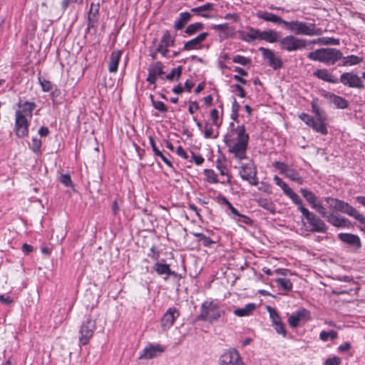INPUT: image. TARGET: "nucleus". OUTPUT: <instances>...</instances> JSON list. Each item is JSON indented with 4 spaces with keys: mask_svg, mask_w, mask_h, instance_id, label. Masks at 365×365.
Returning a JSON list of instances; mask_svg holds the SVG:
<instances>
[{
    "mask_svg": "<svg viewBox=\"0 0 365 365\" xmlns=\"http://www.w3.org/2000/svg\"><path fill=\"white\" fill-rule=\"evenodd\" d=\"M299 118H300V120H302L304 123H305L307 125L310 127L314 123V118L305 113L299 114Z\"/></svg>",
    "mask_w": 365,
    "mask_h": 365,
    "instance_id": "obj_57",
    "label": "nucleus"
},
{
    "mask_svg": "<svg viewBox=\"0 0 365 365\" xmlns=\"http://www.w3.org/2000/svg\"><path fill=\"white\" fill-rule=\"evenodd\" d=\"M111 210H112V214H113V216L116 217V216L118 215L119 212H120V207H119L118 201L117 199H115L112 202Z\"/></svg>",
    "mask_w": 365,
    "mask_h": 365,
    "instance_id": "obj_63",
    "label": "nucleus"
},
{
    "mask_svg": "<svg viewBox=\"0 0 365 365\" xmlns=\"http://www.w3.org/2000/svg\"><path fill=\"white\" fill-rule=\"evenodd\" d=\"M337 337L338 333L334 330H331L329 331H326L323 330L319 333V339L324 342L327 341L329 339L334 340Z\"/></svg>",
    "mask_w": 365,
    "mask_h": 365,
    "instance_id": "obj_42",
    "label": "nucleus"
},
{
    "mask_svg": "<svg viewBox=\"0 0 365 365\" xmlns=\"http://www.w3.org/2000/svg\"><path fill=\"white\" fill-rule=\"evenodd\" d=\"M165 348L159 344L148 343V345L140 352L138 359H153L160 356L165 351Z\"/></svg>",
    "mask_w": 365,
    "mask_h": 365,
    "instance_id": "obj_15",
    "label": "nucleus"
},
{
    "mask_svg": "<svg viewBox=\"0 0 365 365\" xmlns=\"http://www.w3.org/2000/svg\"><path fill=\"white\" fill-rule=\"evenodd\" d=\"M341 362V359L339 356H334L333 357L328 358L325 361L324 365H339Z\"/></svg>",
    "mask_w": 365,
    "mask_h": 365,
    "instance_id": "obj_60",
    "label": "nucleus"
},
{
    "mask_svg": "<svg viewBox=\"0 0 365 365\" xmlns=\"http://www.w3.org/2000/svg\"><path fill=\"white\" fill-rule=\"evenodd\" d=\"M232 61L235 63H239L242 66H246L251 63V59L241 55H236L232 58Z\"/></svg>",
    "mask_w": 365,
    "mask_h": 365,
    "instance_id": "obj_52",
    "label": "nucleus"
},
{
    "mask_svg": "<svg viewBox=\"0 0 365 365\" xmlns=\"http://www.w3.org/2000/svg\"><path fill=\"white\" fill-rule=\"evenodd\" d=\"M249 139V134L246 133L245 125H242L231 129L225 136L224 142L228 152L232 154L235 158L242 160L247 158Z\"/></svg>",
    "mask_w": 365,
    "mask_h": 365,
    "instance_id": "obj_1",
    "label": "nucleus"
},
{
    "mask_svg": "<svg viewBox=\"0 0 365 365\" xmlns=\"http://www.w3.org/2000/svg\"><path fill=\"white\" fill-rule=\"evenodd\" d=\"M204 136L206 138H216L217 137V134L214 135V129H213L212 124H210L209 123H205V130H204Z\"/></svg>",
    "mask_w": 365,
    "mask_h": 365,
    "instance_id": "obj_49",
    "label": "nucleus"
},
{
    "mask_svg": "<svg viewBox=\"0 0 365 365\" xmlns=\"http://www.w3.org/2000/svg\"><path fill=\"white\" fill-rule=\"evenodd\" d=\"M209 36L207 32H201L196 37L184 43V50H199L202 48V43Z\"/></svg>",
    "mask_w": 365,
    "mask_h": 365,
    "instance_id": "obj_20",
    "label": "nucleus"
},
{
    "mask_svg": "<svg viewBox=\"0 0 365 365\" xmlns=\"http://www.w3.org/2000/svg\"><path fill=\"white\" fill-rule=\"evenodd\" d=\"M100 4H94L92 2L90 6V9L88 12V24L98 26L99 16H100Z\"/></svg>",
    "mask_w": 365,
    "mask_h": 365,
    "instance_id": "obj_24",
    "label": "nucleus"
},
{
    "mask_svg": "<svg viewBox=\"0 0 365 365\" xmlns=\"http://www.w3.org/2000/svg\"><path fill=\"white\" fill-rule=\"evenodd\" d=\"M160 42L165 44V47H168L173 43V41L172 40L168 31H165L164 32V34L160 39Z\"/></svg>",
    "mask_w": 365,
    "mask_h": 365,
    "instance_id": "obj_56",
    "label": "nucleus"
},
{
    "mask_svg": "<svg viewBox=\"0 0 365 365\" xmlns=\"http://www.w3.org/2000/svg\"><path fill=\"white\" fill-rule=\"evenodd\" d=\"M16 106L19 108L16 111H20L21 114L25 117L31 118L33 115V111L35 110L36 105L34 102L30 101H23L21 99H19Z\"/></svg>",
    "mask_w": 365,
    "mask_h": 365,
    "instance_id": "obj_22",
    "label": "nucleus"
},
{
    "mask_svg": "<svg viewBox=\"0 0 365 365\" xmlns=\"http://www.w3.org/2000/svg\"><path fill=\"white\" fill-rule=\"evenodd\" d=\"M259 39L264 40L269 43H274L278 39V34L277 31L273 30L261 31L259 30Z\"/></svg>",
    "mask_w": 365,
    "mask_h": 365,
    "instance_id": "obj_35",
    "label": "nucleus"
},
{
    "mask_svg": "<svg viewBox=\"0 0 365 365\" xmlns=\"http://www.w3.org/2000/svg\"><path fill=\"white\" fill-rule=\"evenodd\" d=\"M154 269L156 271V272L160 275L164 274H167L168 275H171V274H173L175 276L176 275L174 272H172L170 270L169 265L167 264H162V263L157 262L155 264Z\"/></svg>",
    "mask_w": 365,
    "mask_h": 365,
    "instance_id": "obj_38",
    "label": "nucleus"
},
{
    "mask_svg": "<svg viewBox=\"0 0 365 365\" xmlns=\"http://www.w3.org/2000/svg\"><path fill=\"white\" fill-rule=\"evenodd\" d=\"M149 141L150 146L152 148V150L155 154V156L160 157V159L169 167L173 168V164L171 161L165 156V154H163L160 149L156 146L155 140L153 137L149 138Z\"/></svg>",
    "mask_w": 365,
    "mask_h": 365,
    "instance_id": "obj_28",
    "label": "nucleus"
},
{
    "mask_svg": "<svg viewBox=\"0 0 365 365\" xmlns=\"http://www.w3.org/2000/svg\"><path fill=\"white\" fill-rule=\"evenodd\" d=\"M259 30L250 28L248 31H242L240 33V38L246 42H251L254 40L259 39Z\"/></svg>",
    "mask_w": 365,
    "mask_h": 365,
    "instance_id": "obj_30",
    "label": "nucleus"
},
{
    "mask_svg": "<svg viewBox=\"0 0 365 365\" xmlns=\"http://www.w3.org/2000/svg\"><path fill=\"white\" fill-rule=\"evenodd\" d=\"M182 66H178L177 68H173L170 73L165 76V78L173 81L180 78L181 75Z\"/></svg>",
    "mask_w": 365,
    "mask_h": 365,
    "instance_id": "obj_43",
    "label": "nucleus"
},
{
    "mask_svg": "<svg viewBox=\"0 0 365 365\" xmlns=\"http://www.w3.org/2000/svg\"><path fill=\"white\" fill-rule=\"evenodd\" d=\"M361 78L354 72H344L341 74L339 81L349 88L363 90L365 85Z\"/></svg>",
    "mask_w": 365,
    "mask_h": 365,
    "instance_id": "obj_12",
    "label": "nucleus"
},
{
    "mask_svg": "<svg viewBox=\"0 0 365 365\" xmlns=\"http://www.w3.org/2000/svg\"><path fill=\"white\" fill-rule=\"evenodd\" d=\"M338 238L343 242L355 247L357 249L361 247V242L359 237L351 233H339Z\"/></svg>",
    "mask_w": 365,
    "mask_h": 365,
    "instance_id": "obj_21",
    "label": "nucleus"
},
{
    "mask_svg": "<svg viewBox=\"0 0 365 365\" xmlns=\"http://www.w3.org/2000/svg\"><path fill=\"white\" fill-rule=\"evenodd\" d=\"M204 24L201 22H195L189 24L185 29L184 33L186 36H192L197 33L200 32L204 29Z\"/></svg>",
    "mask_w": 365,
    "mask_h": 365,
    "instance_id": "obj_32",
    "label": "nucleus"
},
{
    "mask_svg": "<svg viewBox=\"0 0 365 365\" xmlns=\"http://www.w3.org/2000/svg\"><path fill=\"white\" fill-rule=\"evenodd\" d=\"M237 217L238 218L235 220L238 222H242L247 225H251L252 224V220L247 215L240 213V215H238Z\"/></svg>",
    "mask_w": 365,
    "mask_h": 365,
    "instance_id": "obj_59",
    "label": "nucleus"
},
{
    "mask_svg": "<svg viewBox=\"0 0 365 365\" xmlns=\"http://www.w3.org/2000/svg\"><path fill=\"white\" fill-rule=\"evenodd\" d=\"M300 192L304 198L310 205V206L314 209L319 215L326 214V208L323 206L322 202L313 192L306 188H301Z\"/></svg>",
    "mask_w": 365,
    "mask_h": 365,
    "instance_id": "obj_14",
    "label": "nucleus"
},
{
    "mask_svg": "<svg viewBox=\"0 0 365 365\" xmlns=\"http://www.w3.org/2000/svg\"><path fill=\"white\" fill-rule=\"evenodd\" d=\"M307 58L312 61L331 66L341 59L342 52L335 48H322L309 53Z\"/></svg>",
    "mask_w": 365,
    "mask_h": 365,
    "instance_id": "obj_2",
    "label": "nucleus"
},
{
    "mask_svg": "<svg viewBox=\"0 0 365 365\" xmlns=\"http://www.w3.org/2000/svg\"><path fill=\"white\" fill-rule=\"evenodd\" d=\"M224 312L221 310L218 303L215 301H205L200 307L198 319L213 323L220 318Z\"/></svg>",
    "mask_w": 365,
    "mask_h": 365,
    "instance_id": "obj_4",
    "label": "nucleus"
},
{
    "mask_svg": "<svg viewBox=\"0 0 365 365\" xmlns=\"http://www.w3.org/2000/svg\"><path fill=\"white\" fill-rule=\"evenodd\" d=\"M150 98L152 101V105L156 110L161 113H165L167 111V107L163 102L154 100L153 95H150Z\"/></svg>",
    "mask_w": 365,
    "mask_h": 365,
    "instance_id": "obj_48",
    "label": "nucleus"
},
{
    "mask_svg": "<svg viewBox=\"0 0 365 365\" xmlns=\"http://www.w3.org/2000/svg\"><path fill=\"white\" fill-rule=\"evenodd\" d=\"M239 174L242 180L247 181L250 185H258L257 170L252 160L242 164L239 168Z\"/></svg>",
    "mask_w": 365,
    "mask_h": 365,
    "instance_id": "obj_7",
    "label": "nucleus"
},
{
    "mask_svg": "<svg viewBox=\"0 0 365 365\" xmlns=\"http://www.w3.org/2000/svg\"><path fill=\"white\" fill-rule=\"evenodd\" d=\"M256 309V304L255 303L247 304L242 308H237L234 311L235 315L237 317H246L250 316L253 311Z\"/></svg>",
    "mask_w": 365,
    "mask_h": 365,
    "instance_id": "obj_33",
    "label": "nucleus"
},
{
    "mask_svg": "<svg viewBox=\"0 0 365 365\" xmlns=\"http://www.w3.org/2000/svg\"><path fill=\"white\" fill-rule=\"evenodd\" d=\"M324 200L329 205L330 210L333 212H341L354 217L355 220H357L361 215L355 207L343 200L331 197H327Z\"/></svg>",
    "mask_w": 365,
    "mask_h": 365,
    "instance_id": "obj_5",
    "label": "nucleus"
},
{
    "mask_svg": "<svg viewBox=\"0 0 365 365\" xmlns=\"http://www.w3.org/2000/svg\"><path fill=\"white\" fill-rule=\"evenodd\" d=\"M220 365H244L240 353L235 349L226 350L220 357Z\"/></svg>",
    "mask_w": 365,
    "mask_h": 365,
    "instance_id": "obj_13",
    "label": "nucleus"
},
{
    "mask_svg": "<svg viewBox=\"0 0 365 365\" xmlns=\"http://www.w3.org/2000/svg\"><path fill=\"white\" fill-rule=\"evenodd\" d=\"M267 309L269 314L272 324H277V322H282L281 318L275 309L268 306Z\"/></svg>",
    "mask_w": 365,
    "mask_h": 365,
    "instance_id": "obj_47",
    "label": "nucleus"
},
{
    "mask_svg": "<svg viewBox=\"0 0 365 365\" xmlns=\"http://www.w3.org/2000/svg\"><path fill=\"white\" fill-rule=\"evenodd\" d=\"M121 56L122 51L120 50H114L111 52L108 65V71L110 73L117 72Z\"/></svg>",
    "mask_w": 365,
    "mask_h": 365,
    "instance_id": "obj_26",
    "label": "nucleus"
},
{
    "mask_svg": "<svg viewBox=\"0 0 365 365\" xmlns=\"http://www.w3.org/2000/svg\"><path fill=\"white\" fill-rule=\"evenodd\" d=\"M29 120L24 116L20 111L15 112V123L14 132L18 138H24L29 135Z\"/></svg>",
    "mask_w": 365,
    "mask_h": 365,
    "instance_id": "obj_11",
    "label": "nucleus"
},
{
    "mask_svg": "<svg viewBox=\"0 0 365 365\" xmlns=\"http://www.w3.org/2000/svg\"><path fill=\"white\" fill-rule=\"evenodd\" d=\"M325 118H318L314 120V123L311 125L312 128L322 135H327L328 130L324 123Z\"/></svg>",
    "mask_w": 365,
    "mask_h": 365,
    "instance_id": "obj_31",
    "label": "nucleus"
},
{
    "mask_svg": "<svg viewBox=\"0 0 365 365\" xmlns=\"http://www.w3.org/2000/svg\"><path fill=\"white\" fill-rule=\"evenodd\" d=\"M60 182L67 187H73L74 186L69 174H63L60 178Z\"/></svg>",
    "mask_w": 365,
    "mask_h": 365,
    "instance_id": "obj_54",
    "label": "nucleus"
},
{
    "mask_svg": "<svg viewBox=\"0 0 365 365\" xmlns=\"http://www.w3.org/2000/svg\"><path fill=\"white\" fill-rule=\"evenodd\" d=\"M148 256L154 260H158L160 257V252L157 250L156 247L153 245L150 250Z\"/></svg>",
    "mask_w": 365,
    "mask_h": 365,
    "instance_id": "obj_61",
    "label": "nucleus"
},
{
    "mask_svg": "<svg viewBox=\"0 0 365 365\" xmlns=\"http://www.w3.org/2000/svg\"><path fill=\"white\" fill-rule=\"evenodd\" d=\"M274 181L277 185L281 187L285 195L292 190V188L277 175L274 177Z\"/></svg>",
    "mask_w": 365,
    "mask_h": 365,
    "instance_id": "obj_46",
    "label": "nucleus"
},
{
    "mask_svg": "<svg viewBox=\"0 0 365 365\" xmlns=\"http://www.w3.org/2000/svg\"><path fill=\"white\" fill-rule=\"evenodd\" d=\"M274 327L275 331L279 334L283 335V336H285L287 334V331L284 328V325L282 322H277V324H273Z\"/></svg>",
    "mask_w": 365,
    "mask_h": 365,
    "instance_id": "obj_58",
    "label": "nucleus"
},
{
    "mask_svg": "<svg viewBox=\"0 0 365 365\" xmlns=\"http://www.w3.org/2000/svg\"><path fill=\"white\" fill-rule=\"evenodd\" d=\"M42 145V142L41 139H38L36 137L32 138V151L36 154L41 153V148Z\"/></svg>",
    "mask_w": 365,
    "mask_h": 365,
    "instance_id": "obj_53",
    "label": "nucleus"
},
{
    "mask_svg": "<svg viewBox=\"0 0 365 365\" xmlns=\"http://www.w3.org/2000/svg\"><path fill=\"white\" fill-rule=\"evenodd\" d=\"M204 174L206 181L211 184H217L219 182L217 175L215 172L212 169H205Z\"/></svg>",
    "mask_w": 365,
    "mask_h": 365,
    "instance_id": "obj_41",
    "label": "nucleus"
},
{
    "mask_svg": "<svg viewBox=\"0 0 365 365\" xmlns=\"http://www.w3.org/2000/svg\"><path fill=\"white\" fill-rule=\"evenodd\" d=\"M216 167L218 169V170L220 173L221 175H227L228 176V180H230V176L227 173V169L226 165L221 161V160L217 159L216 160Z\"/></svg>",
    "mask_w": 365,
    "mask_h": 365,
    "instance_id": "obj_55",
    "label": "nucleus"
},
{
    "mask_svg": "<svg viewBox=\"0 0 365 365\" xmlns=\"http://www.w3.org/2000/svg\"><path fill=\"white\" fill-rule=\"evenodd\" d=\"M174 28L177 31L182 29V12L179 14L178 18L175 22Z\"/></svg>",
    "mask_w": 365,
    "mask_h": 365,
    "instance_id": "obj_64",
    "label": "nucleus"
},
{
    "mask_svg": "<svg viewBox=\"0 0 365 365\" xmlns=\"http://www.w3.org/2000/svg\"><path fill=\"white\" fill-rule=\"evenodd\" d=\"M310 312L304 308H302L298 311L292 313L288 318L289 325L292 328H296L301 323L304 324L310 320Z\"/></svg>",
    "mask_w": 365,
    "mask_h": 365,
    "instance_id": "obj_16",
    "label": "nucleus"
},
{
    "mask_svg": "<svg viewBox=\"0 0 365 365\" xmlns=\"http://www.w3.org/2000/svg\"><path fill=\"white\" fill-rule=\"evenodd\" d=\"M277 287L279 289L289 292L292 289V282L289 279L287 278H277L275 280Z\"/></svg>",
    "mask_w": 365,
    "mask_h": 365,
    "instance_id": "obj_36",
    "label": "nucleus"
},
{
    "mask_svg": "<svg viewBox=\"0 0 365 365\" xmlns=\"http://www.w3.org/2000/svg\"><path fill=\"white\" fill-rule=\"evenodd\" d=\"M184 160H188L189 162L193 161L197 165H202L205 161L202 155H197L192 151H190V153L184 152Z\"/></svg>",
    "mask_w": 365,
    "mask_h": 365,
    "instance_id": "obj_37",
    "label": "nucleus"
},
{
    "mask_svg": "<svg viewBox=\"0 0 365 365\" xmlns=\"http://www.w3.org/2000/svg\"><path fill=\"white\" fill-rule=\"evenodd\" d=\"M314 76L320 80L331 83H338L339 79L333 76L327 69L320 68L317 69L314 72Z\"/></svg>",
    "mask_w": 365,
    "mask_h": 365,
    "instance_id": "obj_25",
    "label": "nucleus"
},
{
    "mask_svg": "<svg viewBox=\"0 0 365 365\" xmlns=\"http://www.w3.org/2000/svg\"><path fill=\"white\" fill-rule=\"evenodd\" d=\"M39 83L41 86L42 91L44 92L51 91L53 89V84L50 81L46 80L42 78H38Z\"/></svg>",
    "mask_w": 365,
    "mask_h": 365,
    "instance_id": "obj_51",
    "label": "nucleus"
},
{
    "mask_svg": "<svg viewBox=\"0 0 365 365\" xmlns=\"http://www.w3.org/2000/svg\"><path fill=\"white\" fill-rule=\"evenodd\" d=\"M341 60H342V62L340 64L341 66H352L358 65L364 61L362 57L356 55H349L347 56H344L342 55Z\"/></svg>",
    "mask_w": 365,
    "mask_h": 365,
    "instance_id": "obj_29",
    "label": "nucleus"
},
{
    "mask_svg": "<svg viewBox=\"0 0 365 365\" xmlns=\"http://www.w3.org/2000/svg\"><path fill=\"white\" fill-rule=\"evenodd\" d=\"M96 328V320L92 319L91 316L84 321L79 329V344L81 346L87 345L93 336Z\"/></svg>",
    "mask_w": 365,
    "mask_h": 365,
    "instance_id": "obj_8",
    "label": "nucleus"
},
{
    "mask_svg": "<svg viewBox=\"0 0 365 365\" xmlns=\"http://www.w3.org/2000/svg\"><path fill=\"white\" fill-rule=\"evenodd\" d=\"M163 68L164 66L160 61L150 64L148 68V76L146 78V81L155 87L158 77L159 76L163 78L162 76L165 74Z\"/></svg>",
    "mask_w": 365,
    "mask_h": 365,
    "instance_id": "obj_17",
    "label": "nucleus"
},
{
    "mask_svg": "<svg viewBox=\"0 0 365 365\" xmlns=\"http://www.w3.org/2000/svg\"><path fill=\"white\" fill-rule=\"evenodd\" d=\"M210 120L212 125L219 128L222 125V120L219 117V111L216 108H213L210 111Z\"/></svg>",
    "mask_w": 365,
    "mask_h": 365,
    "instance_id": "obj_45",
    "label": "nucleus"
},
{
    "mask_svg": "<svg viewBox=\"0 0 365 365\" xmlns=\"http://www.w3.org/2000/svg\"><path fill=\"white\" fill-rule=\"evenodd\" d=\"M273 167L277 169L282 175H284L286 178H289L292 181H294L299 185H302L304 183V180L299 174V173L284 163L275 161L273 163Z\"/></svg>",
    "mask_w": 365,
    "mask_h": 365,
    "instance_id": "obj_10",
    "label": "nucleus"
},
{
    "mask_svg": "<svg viewBox=\"0 0 365 365\" xmlns=\"http://www.w3.org/2000/svg\"><path fill=\"white\" fill-rule=\"evenodd\" d=\"M331 101H332L333 103L338 108L344 109V108H346L349 106L348 101L345 98L341 97V96L333 94L331 96Z\"/></svg>",
    "mask_w": 365,
    "mask_h": 365,
    "instance_id": "obj_40",
    "label": "nucleus"
},
{
    "mask_svg": "<svg viewBox=\"0 0 365 365\" xmlns=\"http://www.w3.org/2000/svg\"><path fill=\"white\" fill-rule=\"evenodd\" d=\"M257 202L259 207L269 211L270 213L274 214L276 212V207L272 200L261 197L257 200Z\"/></svg>",
    "mask_w": 365,
    "mask_h": 365,
    "instance_id": "obj_34",
    "label": "nucleus"
},
{
    "mask_svg": "<svg viewBox=\"0 0 365 365\" xmlns=\"http://www.w3.org/2000/svg\"><path fill=\"white\" fill-rule=\"evenodd\" d=\"M195 236L198 238V241L201 242L205 247H209L213 243L212 240L202 233H194Z\"/></svg>",
    "mask_w": 365,
    "mask_h": 365,
    "instance_id": "obj_50",
    "label": "nucleus"
},
{
    "mask_svg": "<svg viewBox=\"0 0 365 365\" xmlns=\"http://www.w3.org/2000/svg\"><path fill=\"white\" fill-rule=\"evenodd\" d=\"M302 214L305 217L309 225V231L312 232H327V227L325 222L317 215L310 212L307 208H303L302 210Z\"/></svg>",
    "mask_w": 365,
    "mask_h": 365,
    "instance_id": "obj_6",
    "label": "nucleus"
},
{
    "mask_svg": "<svg viewBox=\"0 0 365 365\" xmlns=\"http://www.w3.org/2000/svg\"><path fill=\"white\" fill-rule=\"evenodd\" d=\"M285 27L296 35H304L309 36H320L323 34L321 28H317L314 23H307L299 21H291L284 22Z\"/></svg>",
    "mask_w": 365,
    "mask_h": 365,
    "instance_id": "obj_3",
    "label": "nucleus"
},
{
    "mask_svg": "<svg viewBox=\"0 0 365 365\" xmlns=\"http://www.w3.org/2000/svg\"><path fill=\"white\" fill-rule=\"evenodd\" d=\"M315 43H317L321 45H339V39L334 38L332 37H323L319 38L315 41Z\"/></svg>",
    "mask_w": 365,
    "mask_h": 365,
    "instance_id": "obj_44",
    "label": "nucleus"
},
{
    "mask_svg": "<svg viewBox=\"0 0 365 365\" xmlns=\"http://www.w3.org/2000/svg\"><path fill=\"white\" fill-rule=\"evenodd\" d=\"M312 110L315 114L316 118H324L321 113L320 109L315 101L312 102Z\"/></svg>",
    "mask_w": 365,
    "mask_h": 365,
    "instance_id": "obj_62",
    "label": "nucleus"
},
{
    "mask_svg": "<svg viewBox=\"0 0 365 365\" xmlns=\"http://www.w3.org/2000/svg\"><path fill=\"white\" fill-rule=\"evenodd\" d=\"M286 195L287 197H289L292 201L293 202L294 204H295L297 207H298V209L299 210V211L302 212V210L303 208H306L304 205H303V202H302V199L299 197V196L292 190V189L288 192Z\"/></svg>",
    "mask_w": 365,
    "mask_h": 365,
    "instance_id": "obj_39",
    "label": "nucleus"
},
{
    "mask_svg": "<svg viewBox=\"0 0 365 365\" xmlns=\"http://www.w3.org/2000/svg\"><path fill=\"white\" fill-rule=\"evenodd\" d=\"M322 217L325 218L326 220L331 225L336 227H349L350 222L348 219L336 215L334 212L331 211L329 213L326 210L325 215H320Z\"/></svg>",
    "mask_w": 365,
    "mask_h": 365,
    "instance_id": "obj_19",
    "label": "nucleus"
},
{
    "mask_svg": "<svg viewBox=\"0 0 365 365\" xmlns=\"http://www.w3.org/2000/svg\"><path fill=\"white\" fill-rule=\"evenodd\" d=\"M180 313L175 308H170L163 315L161 319L162 326L164 327H170L174 322L176 317H178Z\"/></svg>",
    "mask_w": 365,
    "mask_h": 365,
    "instance_id": "obj_27",
    "label": "nucleus"
},
{
    "mask_svg": "<svg viewBox=\"0 0 365 365\" xmlns=\"http://www.w3.org/2000/svg\"><path fill=\"white\" fill-rule=\"evenodd\" d=\"M256 16L258 19H262L265 21L272 22L277 25H284L285 20H283L281 17L276 14L268 12L267 11H258L256 13Z\"/></svg>",
    "mask_w": 365,
    "mask_h": 365,
    "instance_id": "obj_23",
    "label": "nucleus"
},
{
    "mask_svg": "<svg viewBox=\"0 0 365 365\" xmlns=\"http://www.w3.org/2000/svg\"><path fill=\"white\" fill-rule=\"evenodd\" d=\"M282 50L291 52L297 50H302L306 47V40L299 38L293 35L284 37L279 42Z\"/></svg>",
    "mask_w": 365,
    "mask_h": 365,
    "instance_id": "obj_9",
    "label": "nucleus"
},
{
    "mask_svg": "<svg viewBox=\"0 0 365 365\" xmlns=\"http://www.w3.org/2000/svg\"><path fill=\"white\" fill-rule=\"evenodd\" d=\"M263 57L267 60L268 65L274 70H278L283 66V63L280 57L275 55L274 52L269 48L263 47L259 48Z\"/></svg>",
    "mask_w": 365,
    "mask_h": 365,
    "instance_id": "obj_18",
    "label": "nucleus"
}]
</instances>
